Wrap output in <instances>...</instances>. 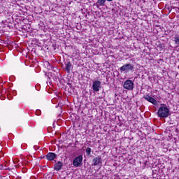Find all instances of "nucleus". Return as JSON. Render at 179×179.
I'll return each instance as SVG.
<instances>
[{
	"label": "nucleus",
	"instance_id": "obj_13",
	"mask_svg": "<svg viewBox=\"0 0 179 179\" xmlns=\"http://www.w3.org/2000/svg\"><path fill=\"white\" fill-rule=\"evenodd\" d=\"M173 41L176 43V44L177 45H178L179 47V36L178 35H176L175 37H174V40Z\"/></svg>",
	"mask_w": 179,
	"mask_h": 179
},
{
	"label": "nucleus",
	"instance_id": "obj_5",
	"mask_svg": "<svg viewBox=\"0 0 179 179\" xmlns=\"http://www.w3.org/2000/svg\"><path fill=\"white\" fill-rule=\"evenodd\" d=\"M92 89L94 92H99L100 89H101V82L99 80H95L93 83Z\"/></svg>",
	"mask_w": 179,
	"mask_h": 179
},
{
	"label": "nucleus",
	"instance_id": "obj_6",
	"mask_svg": "<svg viewBox=\"0 0 179 179\" xmlns=\"http://www.w3.org/2000/svg\"><path fill=\"white\" fill-rule=\"evenodd\" d=\"M101 163H103V160H101V156L99 155L92 159V166H99L101 164Z\"/></svg>",
	"mask_w": 179,
	"mask_h": 179
},
{
	"label": "nucleus",
	"instance_id": "obj_12",
	"mask_svg": "<svg viewBox=\"0 0 179 179\" xmlns=\"http://www.w3.org/2000/svg\"><path fill=\"white\" fill-rule=\"evenodd\" d=\"M85 152H86L87 156H90V157H92V148H87Z\"/></svg>",
	"mask_w": 179,
	"mask_h": 179
},
{
	"label": "nucleus",
	"instance_id": "obj_19",
	"mask_svg": "<svg viewBox=\"0 0 179 179\" xmlns=\"http://www.w3.org/2000/svg\"><path fill=\"white\" fill-rule=\"evenodd\" d=\"M45 179H48V175H46L45 177Z\"/></svg>",
	"mask_w": 179,
	"mask_h": 179
},
{
	"label": "nucleus",
	"instance_id": "obj_2",
	"mask_svg": "<svg viewBox=\"0 0 179 179\" xmlns=\"http://www.w3.org/2000/svg\"><path fill=\"white\" fill-rule=\"evenodd\" d=\"M120 71L122 73L124 72V73H128V72H134V71H135V67L133 64L128 63L121 66Z\"/></svg>",
	"mask_w": 179,
	"mask_h": 179
},
{
	"label": "nucleus",
	"instance_id": "obj_15",
	"mask_svg": "<svg viewBox=\"0 0 179 179\" xmlns=\"http://www.w3.org/2000/svg\"><path fill=\"white\" fill-rule=\"evenodd\" d=\"M36 114L37 115H40L41 114V110H36Z\"/></svg>",
	"mask_w": 179,
	"mask_h": 179
},
{
	"label": "nucleus",
	"instance_id": "obj_3",
	"mask_svg": "<svg viewBox=\"0 0 179 179\" xmlns=\"http://www.w3.org/2000/svg\"><path fill=\"white\" fill-rule=\"evenodd\" d=\"M83 164V156L78 155L73 160V166L74 167H82Z\"/></svg>",
	"mask_w": 179,
	"mask_h": 179
},
{
	"label": "nucleus",
	"instance_id": "obj_17",
	"mask_svg": "<svg viewBox=\"0 0 179 179\" xmlns=\"http://www.w3.org/2000/svg\"><path fill=\"white\" fill-rule=\"evenodd\" d=\"M144 164L146 166V164H148V161H145Z\"/></svg>",
	"mask_w": 179,
	"mask_h": 179
},
{
	"label": "nucleus",
	"instance_id": "obj_11",
	"mask_svg": "<svg viewBox=\"0 0 179 179\" xmlns=\"http://www.w3.org/2000/svg\"><path fill=\"white\" fill-rule=\"evenodd\" d=\"M106 1V0H98L96 3V6H97V8H99V6H105Z\"/></svg>",
	"mask_w": 179,
	"mask_h": 179
},
{
	"label": "nucleus",
	"instance_id": "obj_18",
	"mask_svg": "<svg viewBox=\"0 0 179 179\" xmlns=\"http://www.w3.org/2000/svg\"><path fill=\"white\" fill-rule=\"evenodd\" d=\"M106 1H108V2H111V1H113L114 0H106Z\"/></svg>",
	"mask_w": 179,
	"mask_h": 179
},
{
	"label": "nucleus",
	"instance_id": "obj_9",
	"mask_svg": "<svg viewBox=\"0 0 179 179\" xmlns=\"http://www.w3.org/2000/svg\"><path fill=\"white\" fill-rule=\"evenodd\" d=\"M73 68V66L72 65V63H71V62H66L65 71H66L67 73H71V69H72Z\"/></svg>",
	"mask_w": 179,
	"mask_h": 179
},
{
	"label": "nucleus",
	"instance_id": "obj_1",
	"mask_svg": "<svg viewBox=\"0 0 179 179\" xmlns=\"http://www.w3.org/2000/svg\"><path fill=\"white\" fill-rule=\"evenodd\" d=\"M163 106H160L158 109L157 115L161 118H167L170 114V108L166 105L162 104Z\"/></svg>",
	"mask_w": 179,
	"mask_h": 179
},
{
	"label": "nucleus",
	"instance_id": "obj_16",
	"mask_svg": "<svg viewBox=\"0 0 179 179\" xmlns=\"http://www.w3.org/2000/svg\"><path fill=\"white\" fill-rule=\"evenodd\" d=\"M34 149H35V150H37V149H38V147L37 145L34 146Z\"/></svg>",
	"mask_w": 179,
	"mask_h": 179
},
{
	"label": "nucleus",
	"instance_id": "obj_7",
	"mask_svg": "<svg viewBox=\"0 0 179 179\" xmlns=\"http://www.w3.org/2000/svg\"><path fill=\"white\" fill-rule=\"evenodd\" d=\"M143 99L147 100V101H149V103H152L154 106H157V101H156L153 97L149 95H144Z\"/></svg>",
	"mask_w": 179,
	"mask_h": 179
},
{
	"label": "nucleus",
	"instance_id": "obj_20",
	"mask_svg": "<svg viewBox=\"0 0 179 179\" xmlns=\"http://www.w3.org/2000/svg\"><path fill=\"white\" fill-rule=\"evenodd\" d=\"M4 169H7L6 166H3Z\"/></svg>",
	"mask_w": 179,
	"mask_h": 179
},
{
	"label": "nucleus",
	"instance_id": "obj_10",
	"mask_svg": "<svg viewBox=\"0 0 179 179\" xmlns=\"http://www.w3.org/2000/svg\"><path fill=\"white\" fill-rule=\"evenodd\" d=\"M63 166L64 165L62 164V162L59 161L56 164H55L54 170H55L56 171H59L61 169H62Z\"/></svg>",
	"mask_w": 179,
	"mask_h": 179
},
{
	"label": "nucleus",
	"instance_id": "obj_14",
	"mask_svg": "<svg viewBox=\"0 0 179 179\" xmlns=\"http://www.w3.org/2000/svg\"><path fill=\"white\" fill-rule=\"evenodd\" d=\"M0 166H1V169H2L3 170H8L9 171H10V168L5 169V167H3V165H0Z\"/></svg>",
	"mask_w": 179,
	"mask_h": 179
},
{
	"label": "nucleus",
	"instance_id": "obj_8",
	"mask_svg": "<svg viewBox=\"0 0 179 179\" xmlns=\"http://www.w3.org/2000/svg\"><path fill=\"white\" fill-rule=\"evenodd\" d=\"M47 160L51 161L54 160L55 159H57V154L54 152H49L48 155L45 156Z\"/></svg>",
	"mask_w": 179,
	"mask_h": 179
},
{
	"label": "nucleus",
	"instance_id": "obj_4",
	"mask_svg": "<svg viewBox=\"0 0 179 179\" xmlns=\"http://www.w3.org/2000/svg\"><path fill=\"white\" fill-rule=\"evenodd\" d=\"M124 89L127 90H134V81L131 80H126L123 84Z\"/></svg>",
	"mask_w": 179,
	"mask_h": 179
}]
</instances>
